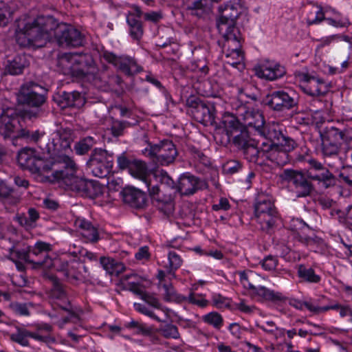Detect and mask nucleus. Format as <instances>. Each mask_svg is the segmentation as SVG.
I'll list each match as a JSON object with an SVG mask.
<instances>
[{
  "label": "nucleus",
  "instance_id": "obj_15",
  "mask_svg": "<svg viewBox=\"0 0 352 352\" xmlns=\"http://www.w3.org/2000/svg\"><path fill=\"white\" fill-rule=\"evenodd\" d=\"M102 56L118 71L129 76H133L142 69L135 58L128 55L117 56L112 52L105 51L102 53Z\"/></svg>",
  "mask_w": 352,
  "mask_h": 352
},
{
  "label": "nucleus",
  "instance_id": "obj_37",
  "mask_svg": "<svg viewBox=\"0 0 352 352\" xmlns=\"http://www.w3.org/2000/svg\"><path fill=\"white\" fill-rule=\"evenodd\" d=\"M251 294L263 300L282 302L285 300V297L282 293L274 292L263 286H257Z\"/></svg>",
  "mask_w": 352,
  "mask_h": 352
},
{
  "label": "nucleus",
  "instance_id": "obj_26",
  "mask_svg": "<svg viewBox=\"0 0 352 352\" xmlns=\"http://www.w3.org/2000/svg\"><path fill=\"white\" fill-rule=\"evenodd\" d=\"M331 139L336 141L340 145H343L346 151L352 148V127L337 128L331 126L327 129Z\"/></svg>",
  "mask_w": 352,
  "mask_h": 352
},
{
  "label": "nucleus",
  "instance_id": "obj_19",
  "mask_svg": "<svg viewBox=\"0 0 352 352\" xmlns=\"http://www.w3.org/2000/svg\"><path fill=\"white\" fill-rule=\"evenodd\" d=\"M21 126L16 115L13 110L8 109L0 115V134L4 138L18 139Z\"/></svg>",
  "mask_w": 352,
  "mask_h": 352
},
{
  "label": "nucleus",
  "instance_id": "obj_44",
  "mask_svg": "<svg viewBox=\"0 0 352 352\" xmlns=\"http://www.w3.org/2000/svg\"><path fill=\"white\" fill-rule=\"evenodd\" d=\"M18 139H24L27 142H34L38 144H46V140L43 141L45 133L40 132L38 130L31 131L25 128H21L19 133L16 135Z\"/></svg>",
  "mask_w": 352,
  "mask_h": 352
},
{
  "label": "nucleus",
  "instance_id": "obj_7",
  "mask_svg": "<svg viewBox=\"0 0 352 352\" xmlns=\"http://www.w3.org/2000/svg\"><path fill=\"white\" fill-rule=\"evenodd\" d=\"M254 214L261 228L270 232L279 220L274 202L268 195H259L254 204Z\"/></svg>",
  "mask_w": 352,
  "mask_h": 352
},
{
  "label": "nucleus",
  "instance_id": "obj_8",
  "mask_svg": "<svg viewBox=\"0 0 352 352\" xmlns=\"http://www.w3.org/2000/svg\"><path fill=\"white\" fill-rule=\"evenodd\" d=\"M41 90H43V88L32 82H27L21 87L16 95L18 102L37 108L34 111L25 112L24 115L25 118L31 119L39 116L41 110L38 108L46 100L45 96L39 93Z\"/></svg>",
  "mask_w": 352,
  "mask_h": 352
},
{
  "label": "nucleus",
  "instance_id": "obj_33",
  "mask_svg": "<svg viewBox=\"0 0 352 352\" xmlns=\"http://www.w3.org/2000/svg\"><path fill=\"white\" fill-rule=\"evenodd\" d=\"M129 172L133 177L141 180L148 188V177L153 171H148L146 163L141 160L132 161Z\"/></svg>",
  "mask_w": 352,
  "mask_h": 352
},
{
  "label": "nucleus",
  "instance_id": "obj_36",
  "mask_svg": "<svg viewBox=\"0 0 352 352\" xmlns=\"http://www.w3.org/2000/svg\"><path fill=\"white\" fill-rule=\"evenodd\" d=\"M28 257V247L21 249L14 246L10 249L9 258L16 264V268L20 271L24 270V263H29Z\"/></svg>",
  "mask_w": 352,
  "mask_h": 352
},
{
  "label": "nucleus",
  "instance_id": "obj_17",
  "mask_svg": "<svg viewBox=\"0 0 352 352\" xmlns=\"http://www.w3.org/2000/svg\"><path fill=\"white\" fill-rule=\"evenodd\" d=\"M52 35L55 36L58 44L62 46L78 47L82 45L83 36L81 33L66 23L58 24L52 30Z\"/></svg>",
  "mask_w": 352,
  "mask_h": 352
},
{
  "label": "nucleus",
  "instance_id": "obj_13",
  "mask_svg": "<svg viewBox=\"0 0 352 352\" xmlns=\"http://www.w3.org/2000/svg\"><path fill=\"white\" fill-rule=\"evenodd\" d=\"M280 177L292 184L296 197H307L314 191V186L301 171L294 169H285Z\"/></svg>",
  "mask_w": 352,
  "mask_h": 352
},
{
  "label": "nucleus",
  "instance_id": "obj_21",
  "mask_svg": "<svg viewBox=\"0 0 352 352\" xmlns=\"http://www.w3.org/2000/svg\"><path fill=\"white\" fill-rule=\"evenodd\" d=\"M237 115L242 125L252 128L256 134L265 124L264 117L259 111L245 105H241L238 108Z\"/></svg>",
  "mask_w": 352,
  "mask_h": 352
},
{
  "label": "nucleus",
  "instance_id": "obj_27",
  "mask_svg": "<svg viewBox=\"0 0 352 352\" xmlns=\"http://www.w3.org/2000/svg\"><path fill=\"white\" fill-rule=\"evenodd\" d=\"M142 12L138 6H133V10L128 12L126 22L129 26L131 36L136 41H140L143 35V28L140 17Z\"/></svg>",
  "mask_w": 352,
  "mask_h": 352
},
{
  "label": "nucleus",
  "instance_id": "obj_49",
  "mask_svg": "<svg viewBox=\"0 0 352 352\" xmlns=\"http://www.w3.org/2000/svg\"><path fill=\"white\" fill-rule=\"evenodd\" d=\"M0 200L10 204H15L19 199L13 194V190L4 182H0Z\"/></svg>",
  "mask_w": 352,
  "mask_h": 352
},
{
  "label": "nucleus",
  "instance_id": "obj_12",
  "mask_svg": "<svg viewBox=\"0 0 352 352\" xmlns=\"http://www.w3.org/2000/svg\"><path fill=\"white\" fill-rule=\"evenodd\" d=\"M223 36L225 38V63L242 71L245 68V63L244 55L241 50V34H228Z\"/></svg>",
  "mask_w": 352,
  "mask_h": 352
},
{
  "label": "nucleus",
  "instance_id": "obj_16",
  "mask_svg": "<svg viewBox=\"0 0 352 352\" xmlns=\"http://www.w3.org/2000/svg\"><path fill=\"white\" fill-rule=\"evenodd\" d=\"M309 169L307 170L309 179L318 182L319 186L327 189L336 184L335 175L321 162L315 159L308 160Z\"/></svg>",
  "mask_w": 352,
  "mask_h": 352
},
{
  "label": "nucleus",
  "instance_id": "obj_50",
  "mask_svg": "<svg viewBox=\"0 0 352 352\" xmlns=\"http://www.w3.org/2000/svg\"><path fill=\"white\" fill-rule=\"evenodd\" d=\"M30 331L25 329L16 327V333H12L10 336V340L16 342L21 346H29L28 338H30Z\"/></svg>",
  "mask_w": 352,
  "mask_h": 352
},
{
  "label": "nucleus",
  "instance_id": "obj_14",
  "mask_svg": "<svg viewBox=\"0 0 352 352\" xmlns=\"http://www.w3.org/2000/svg\"><path fill=\"white\" fill-rule=\"evenodd\" d=\"M50 243L41 241H37L34 246H28L29 263L33 268L50 269L53 264V259L49 256L52 250Z\"/></svg>",
  "mask_w": 352,
  "mask_h": 352
},
{
  "label": "nucleus",
  "instance_id": "obj_48",
  "mask_svg": "<svg viewBox=\"0 0 352 352\" xmlns=\"http://www.w3.org/2000/svg\"><path fill=\"white\" fill-rule=\"evenodd\" d=\"M96 144L94 138L87 136L77 142L74 145V150L78 155L86 154Z\"/></svg>",
  "mask_w": 352,
  "mask_h": 352
},
{
  "label": "nucleus",
  "instance_id": "obj_18",
  "mask_svg": "<svg viewBox=\"0 0 352 352\" xmlns=\"http://www.w3.org/2000/svg\"><path fill=\"white\" fill-rule=\"evenodd\" d=\"M296 78L300 82L303 91L311 96L324 95L329 90V86L323 79L310 76L307 73L298 72Z\"/></svg>",
  "mask_w": 352,
  "mask_h": 352
},
{
  "label": "nucleus",
  "instance_id": "obj_43",
  "mask_svg": "<svg viewBox=\"0 0 352 352\" xmlns=\"http://www.w3.org/2000/svg\"><path fill=\"white\" fill-rule=\"evenodd\" d=\"M39 219V214L34 208H30L28 214H21L16 217L18 223L26 229L34 228L36 222Z\"/></svg>",
  "mask_w": 352,
  "mask_h": 352
},
{
  "label": "nucleus",
  "instance_id": "obj_34",
  "mask_svg": "<svg viewBox=\"0 0 352 352\" xmlns=\"http://www.w3.org/2000/svg\"><path fill=\"white\" fill-rule=\"evenodd\" d=\"M84 103L83 96L78 91L63 92L59 100V105L61 108H80Z\"/></svg>",
  "mask_w": 352,
  "mask_h": 352
},
{
  "label": "nucleus",
  "instance_id": "obj_5",
  "mask_svg": "<svg viewBox=\"0 0 352 352\" xmlns=\"http://www.w3.org/2000/svg\"><path fill=\"white\" fill-rule=\"evenodd\" d=\"M65 74L79 78L94 76L96 72L94 60L89 54H65L59 60Z\"/></svg>",
  "mask_w": 352,
  "mask_h": 352
},
{
  "label": "nucleus",
  "instance_id": "obj_2",
  "mask_svg": "<svg viewBox=\"0 0 352 352\" xmlns=\"http://www.w3.org/2000/svg\"><path fill=\"white\" fill-rule=\"evenodd\" d=\"M60 157L63 160L62 169L54 170L52 181L56 182L60 186L85 197L89 180L76 176L77 166L71 157L67 155H62Z\"/></svg>",
  "mask_w": 352,
  "mask_h": 352
},
{
  "label": "nucleus",
  "instance_id": "obj_59",
  "mask_svg": "<svg viewBox=\"0 0 352 352\" xmlns=\"http://www.w3.org/2000/svg\"><path fill=\"white\" fill-rule=\"evenodd\" d=\"M134 307L136 311L155 320L157 322H166V319H162L160 317H158L157 315L154 314V312L148 309L147 307H146L144 305L141 303H135Z\"/></svg>",
  "mask_w": 352,
  "mask_h": 352
},
{
  "label": "nucleus",
  "instance_id": "obj_57",
  "mask_svg": "<svg viewBox=\"0 0 352 352\" xmlns=\"http://www.w3.org/2000/svg\"><path fill=\"white\" fill-rule=\"evenodd\" d=\"M91 170L92 173L98 177H105L111 170L112 167H107L106 164H88Z\"/></svg>",
  "mask_w": 352,
  "mask_h": 352
},
{
  "label": "nucleus",
  "instance_id": "obj_56",
  "mask_svg": "<svg viewBox=\"0 0 352 352\" xmlns=\"http://www.w3.org/2000/svg\"><path fill=\"white\" fill-rule=\"evenodd\" d=\"M30 305V303L13 302L10 305V307L16 314L23 316H28L30 315L29 311V306Z\"/></svg>",
  "mask_w": 352,
  "mask_h": 352
},
{
  "label": "nucleus",
  "instance_id": "obj_41",
  "mask_svg": "<svg viewBox=\"0 0 352 352\" xmlns=\"http://www.w3.org/2000/svg\"><path fill=\"white\" fill-rule=\"evenodd\" d=\"M239 275L243 287L252 294L258 286V275L251 270L239 272Z\"/></svg>",
  "mask_w": 352,
  "mask_h": 352
},
{
  "label": "nucleus",
  "instance_id": "obj_35",
  "mask_svg": "<svg viewBox=\"0 0 352 352\" xmlns=\"http://www.w3.org/2000/svg\"><path fill=\"white\" fill-rule=\"evenodd\" d=\"M61 309L67 312V316L63 317L56 322L60 329H63L67 323L72 322L74 324H78L80 322L81 310L72 307L69 303L66 305H60Z\"/></svg>",
  "mask_w": 352,
  "mask_h": 352
},
{
  "label": "nucleus",
  "instance_id": "obj_9",
  "mask_svg": "<svg viewBox=\"0 0 352 352\" xmlns=\"http://www.w3.org/2000/svg\"><path fill=\"white\" fill-rule=\"evenodd\" d=\"M142 153L160 166L173 164L178 155L175 144L170 140H162L155 144H149L148 147L142 151Z\"/></svg>",
  "mask_w": 352,
  "mask_h": 352
},
{
  "label": "nucleus",
  "instance_id": "obj_47",
  "mask_svg": "<svg viewBox=\"0 0 352 352\" xmlns=\"http://www.w3.org/2000/svg\"><path fill=\"white\" fill-rule=\"evenodd\" d=\"M168 265L167 267V274L171 278H175V271L179 269L183 263L181 256L175 251H170L168 254Z\"/></svg>",
  "mask_w": 352,
  "mask_h": 352
},
{
  "label": "nucleus",
  "instance_id": "obj_28",
  "mask_svg": "<svg viewBox=\"0 0 352 352\" xmlns=\"http://www.w3.org/2000/svg\"><path fill=\"white\" fill-rule=\"evenodd\" d=\"M74 226L86 242L95 243L98 241V230L89 221L78 217L74 221Z\"/></svg>",
  "mask_w": 352,
  "mask_h": 352
},
{
  "label": "nucleus",
  "instance_id": "obj_42",
  "mask_svg": "<svg viewBox=\"0 0 352 352\" xmlns=\"http://www.w3.org/2000/svg\"><path fill=\"white\" fill-rule=\"evenodd\" d=\"M218 0H188L187 8L192 15L201 17L208 10L212 2Z\"/></svg>",
  "mask_w": 352,
  "mask_h": 352
},
{
  "label": "nucleus",
  "instance_id": "obj_64",
  "mask_svg": "<svg viewBox=\"0 0 352 352\" xmlns=\"http://www.w3.org/2000/svg\"><path fill=\"white\" fill-rule=\"evenodd\" d=\"M212 299L214 305L219 309L226 308L230 305V299L220 294H214Z\"/></svg>",
  "mask_w": 352,
  "mask_h": 352
},
{
  "label": "nucleus",
  "instance_id": "obj_54",
  "mask_svg": "<svg viewBox=\"0 0 352 352\" xmlns=\"http://www.w3.org/2000/svg\"><path fill=\"white\" fill-rule=\"evenodd\" d=\"M158 331L165 338L179 339L180 338L177 327L172 324H167L160 327Z\"/></svg>",
  "mask_w": 352,
  "mask_h": 352
},
{
  "label": "nucleus",
  "instance_id": "obj_29",
  "mask_svg": "<svg viewBox=\"0 0 352 352\" xmlns=\"http://www.w3.org/2000/svg\"><path fill=\"white\" fill-rule=\"evenodd\" d=\"M123 201L134 208H142L146 204V195L133 187H127L121 192Z\"/></svg>",
  "mask_w": 352,
  "mask_h": 352
},
{
  "label": "nucleus",
  "instance_id": "obj_52",
  "mask_svg": "<svg viewBox=\"0 0 352 352\" xmlns=\"http://www.w3.org/2000/svg\"><path fill=\"white\" fill-rule=\"evenodd\" d=\"M292 222L294 225L296 223H298L300 225V227L302 228L301 232H298L296 235V238L299 241L307 245H309L315 243V239L313 237L305 235L306 231L310 230V228L305 224V222L298 219H293Z\"/></svg>",
  "mask_w": 352,
  "mask_h": 352
},
{
  "label": "nucleus",
  "instance_id": "obj_25",
  "mask_svg": "<svg viewBox=\"0 0 352 352\" xmlns=\"http://www.w3.org/2000/svg\"><path fill=\"white\" fill-rule=\"evenodd\" d=\"M261 154L264 158L278 166H284L289 161V154L270 142H262Z\"/></svg>",
  "mask_w": 352,
  "mask_h": 352
},
{
  "label": "nucleus",
  "instance_id": "obj_60",
  "mask_svg": "<svg viewBox=\"0 0 352 352\" xmlns=\"http://www.w3.org/2000/svg\"><path fill=\"white\" fill-rule=\"evenodd\" d=\"M338 307V302H333L331 303L329 305L324 306V307H319L314 305L313 304H306V308L309 310L310 311L313 312L316 314H319L321 313L326 312L329 310H334L336 309Z\"/></svg>",
  "mask_w": 352,
  "mask_h": 352
},
{
  "label": "nucleus",
  "instance_id": "obj_30",
  "mask_svg": "<svg viewBox=\"0 0 352 352\" xmlns=\"http://www.w3.org/2000/svg\"><path fill=\"white\" fill-rule=\"evenodd\" d=\"M283 135L280 126L274 123L267 126L264 124L256 134H254V136H257L259 140H261V142H270L273 144H276L283 137Z\"/></svg>",
  "mask_w": 352,
  "mask_h": 352
},
{
  "label": "nucleus",
  "instance_id": "obj_3",
  "mask_svg": "<svg viewBox=\"0 0 352 352\" xmlns=\"http://www.w3.org/2000/svg\"><path fill=\"white\" fill-rule=\"evenodd\" d=\"M175 183L168 173L163 170H156L148 177V186L147 190L151 196H157V199L164 203V206H159L160 209L166 214L171 213L174 210L173 198L171 194L164 195L161 193L165 191V188L173 190Z\"/></svg>",
  "mask_w": 352,
  "mask_h": 352
},
{
  "label": "nucleus",
  "instance_id": "obj_53",
  "mask_svg": "<svg viewBox=\"0 0 352 352\" xmlns=\"http://www.w3.org/2000/svg\"><path fill=\"white\" fill-rule=\"evenodd\" d=\"M86 189L85 197L95 199L100 197L103 193V190L105 188L96 181L89 180Z\"/></svg>",
  "mask_w": 352,
  "mask_h": 352
},
{
  "label": "nucleus",
  "instance_id": "obj_11",
  "mask_svg": "<svg viewBox=\"0 0 352 352\" xmlns=\"http://www.w3.org/2000/svg\"><path fill=\"white\" fill-rule=\"evenodd\" d=\"M236 146L243 150L245 158L250 162L258 163L262 156V142L257 136L250 137L248 133L241 131L233 138Z\"/></svg>",
  "mask_w": 352,
  "mask_h": 352
},
{
  "label": "nucleus",
  "instance_id": "obj_24",
  "mask_svg": "<svg viewBox=\"0 0 352 352\" xmlns=\"http://www.w3.org/2000/svg\"><path fill=\"white\" fill-rule=\"evenodd\" d=\"M206 186V184L204 182L186 173L179 178L177 190L182 195H191L198 190L205 188Z\"/></svg>",
  "mask_w": 352,
  "mask_h": 352
},
{
  "label": "nucleus",
  "instance_id": "obj_38",
  "mask_svg": "<svg viewBox=\"0 0 352 352\" xmlns=\"http://www.w3.org/2000/svg\"><path fill=\"white\" fill-rule=\"evenodd\" d=\"M106 164L107 167H113V157L112 154L101 148H95L92 152L88 164Z\"/></svg>",
  "mask_w": 352,
  "mask_h": 352
},
{
  "label": "nucleus",
  "instance_id": "obj_61",
  "mask_svg": "<svg viewBox=\"0 0 352 352\" xmlns=\"http://www.w3.org/2000/svg\"><path fill=\"white\" fill-rule=\"evenodd\" d=\"M186 298V301H188L190 303L196 305L201 308L206 307L208 305V301L199 294L190 293Z\"/></svg>",
  "mask_w": 352,
  "mask_h": 352
},
{
  "label": "nucleus",
  "instance_id": "obj_31",
  "mask_svg": "<svg viewBox=\"0 0 352 352\" xmlns=\"http://www.w3.org/2000/svg\"><path fill=\"white\" fill-rule=\"evenodd\" d=\"M241 122L239 117H236L232 113L226 112L223 114L220 126L224 129L228 141H230V137L234 132L239 131L241 133L242 131L241 130V125L242 124Z\"/></svg>",
  "mask_w": 352,
  "mask_h": 352
},
{
  "label": "nucleus",
  "instance_id": "obj_40",
  "mask_svg": "<svg viewBox=\"0 0 352 352\" xmlns=\"http://www.w3.org/2000/svg\"><path fill=\"white\" fill-rule=\"evenodd\" d=\"M160 287L164 290L162 296L166 302L182 303L187 300L186 296L177 293L171 283H162Z\"/></svg>",
  "mask_w": 352,
  "mask_h": 352
},
{
  "label": "nucleus",
  "instance_id": "obj_45",
  "mask_svg": "<svg viewBox=\"0 0 352 352\" xmlns=\"http://www.w3.org/2000/svg\"><path fill=\"white\" fill-rule=\"evenodd\" d=\"M297 274L302 282L318 283L321 280L320 276L315 273L314 269L305 265H298Z\"/></svg>",
  "mask_w": 352,
  "mask_h": 352
},
{
  "label": "nucleus",
  "instance_id": "obj_6",
  "mask_svg": "<svg viewBox=\"0 0 352 352\" xmlns=\"http://www.w3.org/2000/svg\"><path fill=\"white\" fill-rule=\"evenodd\" d=\"M220 16L217 22L219 32L223 35L240 34L235 26L237 18L244 12L240 0H232L219 8Z\"/></svg>",
  "mask_w": 352,
  "mask_h": 352
},
{
  "label": "nucleus",
  "instance_id": "obj_62",
  "mask_svg": "<svg viewBox=\"0 0 352 352\" xmlns=\"http://www.w3.org/2000/svg\"><path fill=\"white\" fill-rule=\"evenodd\" d=\"M128 125L129 123L125 121L114 120L111 127L112 135L115 137L122 135L124 129Z\"/></svg>",
  "mask_w": 352,
  "mask_h": 352
},
{
  "label": "nucleus",
  "instance_id": "obj_63",
  "mask_svg": "<svg viewBox=\"0 0 352 352\" xmlns=\"http://www.w3.org/2000/svg\"><path fill=\"white\" fill-rule=\"evenodd\" d=\"M10 8L6 3L0 1V25H6L11 16Z\"/></svg>",
  "mask_w": 352,
  "mask_h": 352
},
{
  "label": "nucleus",
  "instance_id": "obj_4",
  "mask_svg": "<svg viewBox=\"0 0 352 352\" xmlns=\"http://www.w3.org/2000/svg\"><path fill=\"white\" fill-rule=\"evenodd\" d=\"M73 140L72 131L68 128L60 127L51 134L46 144L40 143V148L54 158L53 165H63L60 157L68 156L67 153L72 152L71 144Z\"/></svg>",
  "mask_w": 352,
  "mask_h": 352
},
{
  "label": "nucleus",
  "instance_id": "obj_10",
  "mask_svg": "<svg viewBox=\"0 0 352 352\" xmlns=\"http://www.w3.org/2000/svg\"><path fill=\"white\" fill-rule=\"evenodd\" d=\"M19 164L32 173L43 175L52 169V163L45 160L31 148L21 149L17 156Z\"/></svg>",
  "mask_w": 352,
  "mask_h": 352
},
{
  "label": "nucleus",
  "instance_id": "obj_51",
  "mask_svg": "<svg viewBox=\"0 0 352 352\" xmlns=\"http://www.w3.org/2000/svg\"><path fill=\"white\" fill-rule=\"evenodd\" d=\"M142 299L153 307L162 310L164 314V318L163 319H166V322L167 321L169 318L170 309L163 307L156 297L150 294L145 293L144 294H142Z\"/></svg>",
  "mask_w": 352,
  "mask_h": 352
},
{
  "label": "nucleus",
  "instance_id": "obj_1",
  "mask_svg": "<svg viewBox=\"0 0 352 352\" xmlns=\"http://www.w3.org/2000/svg\"><path fill=\"white\" fill-rule=\"evenodd\" d=\"M55 26L52 17H21L17 22L16 41L21 47H41L52 38Z\"/></svg>",
  "mask_w": 352,
  "mask_h": 352
},
{
  "label": "nucleus",
  "instance_id": "obj_55",
  "mask_svg": "<svg viewBox=\"0 0 352 352\" xmlns=\"http://www.w3.org/2000/svg\"><path fill=\"white\" fill-rule=\"evenodd\" d=\"M203 320L214 328L219 329L223 326V320L221 316L215 311L210 312L203 316Z\"/></svg>",
  "mask_w": 352,
  "mask_h": 352
},
{
  "label": "nucleus",
  "instance_id": "obj_39",
  "mask_svg": "<svg viewBox=\"0 0 352 352\" xmlns=\"http://www.w3.org/2000/svg\"><path fill=\"white\" fill-rule=\"evenodd\" d=\"M29 62L24 54L16 56L12 60H8L6 69L12 75H18L22 73L23 69L27 67Z\"/></svg>",
  "mask_w": 352,
  "mask_h": 352
},
{
  "label": "nucleus",
  "instance_id": "obj_22",
  "mask_svg": "<svg viewBox=\"0 0 352 352\" xmlns=\"http://www.w3.org/2000/svg\"><path fill=\"white\" fill-rule=\"evenodd\" d=\"M194 119L204 125H213L216 123V109L213 103L203 102L199 103L195 109H191Z\"/></svg>",
  "mask_w": 352,
  "mask_h": 352
},
{
  "label": "nucleus",
  "instance_id": "obj_23",
  "mask_svg": "<svg viewBox=\"0 0 352 352\" xmlns=\"http://www.w3.org/2000/svg\"><path fill=\"white\" fill-rule=\"evenodd\" d=\"M267 104L274 111H283L294 107L296 102L287 92L276 91L267 96Z\"/></svg>",
  "mask_w": 352,
  "mask_h": 352
},
{
  "label": "nucleus",
  "instance_id": "obj_46",
  "mask_svg": "<svg viewBox=\"0 0 352 352\" xmlns=\"http://www.w3.org/2000/svg\"><path fill=\"white\" fill-rule=\"evenodd\" d=\"M52 267H54L57 271L63 272L67 279H77V274L75 272H72L74 266L69 265V263L65 260L62 258L53 259Z\"/></svg>",
  "mask_w": 352,
  "mask_h": 352
},
{
  "label": "nucleus",
  "instance_id": "obj_32",
  "mask_svg": "<svg viewBox=\"0 0 352 352\" xmlns=\"http://www.w3.org/2000/svg\"><path fill=\"white\" fill-rule=\"evenodd\" d=\"M340 146L336 140L331 139L326 130L322 138L321 152L324 159L338 157Z\"/></svg>",
  "mask_w": 352,
  "mask_h": 352
},
{
  "label": "nucleus",
  "instance_id": "obj_20",
  "mask_svg": "<svg viewBox=\"0 0 352 352\" xmlns=\"http://www.w3.org/2000/svg\"><path fill=\"white\" fill-rule=\"evenodd\" d=\"M254 71L258 78L270 81L282 78L286 73L284 66L271 60H264L254 67Z\"/></svg>",
  "mask_w": 352,
  "mask_h": 352
},
{
  "label": "nucleus",
  "instance_id": "obj_58",
  "mask_svg": "<svg viewBox=\"0 0 352 352\" xmlns=\"http://www.w3.org/2000/svg\"><path fill=\"white\" fill-rule=\"evenodd\" d=\"M281 149L285 151L287 154L294 149L296 143L294 140L283 135V137L276 144Z\"/></svg>",
  "mask_w": 352,
  "mask_h": 352
}]
</instances>
